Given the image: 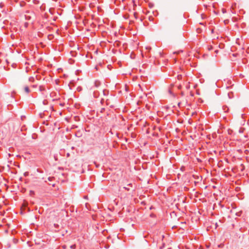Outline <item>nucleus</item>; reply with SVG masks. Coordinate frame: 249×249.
Returning <instances> with one entry per match:
<instances>
[{
  "label": "nucleus",
  "mask_w": 249,
  "mask_h": 249,
  "mask_svg": "<svg viewBox=\"0 0 249 249\" xmlns=\"http://www.w3.org/2000/svg\"><path fill=\"white\" fill-rule=\"evenodd\" d=\"M25 177L28 176L29 175V173L28 172H25L23 174Z\"/></svg>",
  "instance_id": "obj_13"
},
{
  "label": "nucleus",
  "mask_w": 249,
  "mask_h": 249,
  "mask_svg": "<svg viewBox=\"0 0 249 249\" xmlns=\"http://www.w3.org/2000/svg\"><path fill=\"white\" fill-rule=\"evenodd\" d=\"M247 124L249 125V120L248 121Z\"/></svg>",
  "instance_id": "obj_35"
},
{
  "label": "nucleus",
  "mask_w": 249,
  "mask_h": 249,
  "mask_svg": "<svg viewBox=\"0 0 249 249\" xmlns=\"http://www.w3.org/2000/svg\"><path fill=\"white\" fill-rule=\"evenodd\" d=\"M124 189H125V190H127V191H128V190H129V188H127V187H124Z\"/></svg>",
  "instance_id": "obj_22"
},
{
  "label": "nucleus",
  "mask_w": 249,
  "mask_h": 249,
  "mask_svg": "<svg viewBox=\"0 0 249 249\" xmlns=\"http://www.w3.org/2000/svg\"><path fill=\"white\" fill-rule=\"evenodd\" d=\"M190 119H189V124H190Z\"/></svg>",
  "instance_id": "obj_41"
},
{
  "label": "nucleus",
  "mask_w": 249,
  "mask_h": 249,
  "mask_svg": "<svg viewBox=\"0 0 249 249\" xmlns=\"http://www.w3.org/2000/svg\"><path fill=\"white\" fill-rule=\"evenodd\" d=\"M220 222H222V220H219Z\"/></svg>",
  "instance_id": "obj_43"
},
{
  "label": "nucleus",
  "mask_w": 249,
  "mask_h": 249,
  "mask_svg": "<svg viewBox=\"0 0 249 249\" xmlns=\"http://www.w3.org/2000/svg\"><path fill=\"white\" fill-rule=\"evenodd\" d=\"M172 110L173 111V112L175 113L174 109H172Z\"/></svg>",
  "instance_id": "obj_39"
},
{
  "label": "nucleus",
  "mask_w": 249,
  "mask_h": 249,
  "mask_svg": "<svg viewBox=\"0 0 249 249\" xmlns=\"http://www.w3.org/2000/svg\"><path fill=\"white\" fill-rule=\"evenodd\" d=\"M70 248H71V249H75V245H71L70 246Z\"/></svg>",
  "instance_id": "obj_14"
},
{
  "label": "nucleus",
  "mask_w": 249,
  "mask_h": 249,
  "mask_svg": "<svg viewBox=\"0 0 249 249\" xmlns=\"http://www.w3.org/2000/svg\"><path fill=\"white\" fill-rule=\"evenodd\" d=\"M94 112H95V110H94V109L90 110V113H91V114H93V113Z\"/></svg>",
  "instance_id": "obj_16"
},
{
  "label": "nucleus",
  "mask_w": 249,
  "mask_h": 249,
  "mask_svg": "<svg viewBox=\"0 0 249 249\" xmlns=\"http://www.w3.org/2000/svg\"><path fill=\"white\" fill-rule=\"evenodd\" d=\"M37 171L38 172L42 173V172L40 171V170L39 169H37Z\"/></svg>",
  "instance_id": "obj_23"
},
{
  "label": "nucleus",
  "mask_w": 249,
  "mask_h": 249,
  "mask_svg": "<svg viewBox=\"0 0 249 249\" xmlns=\"http://www.w3.org/2000/svg\"><path fill=\"white\" fill-rule=\"evenodd\" d=\"M66 131L69 132V128H67L66 129Z\"/></svg>",
  "instance_id": "obj_31"
},
{
  "label": "nucleus",
  "mask_w": 249,
  "mask_h": 249,
  "mask_svg": "<svg viewBox=\"0 0 249 249\" xmlns=\"http://www.w3.org/2000/svg\"><path fill=\"white\" fill-rule=\"evenodd\" d=\"M220 222H222V220H219Z\"/></svg>",
  "instance_id": "obj_44"
},
{
  "label": "nucleus",
  "mask_w": 249,
  "mask_h": 249,
  "mask_svg": "<svg viewBox=\"0 0 249 249\" xmlns=\"http://www.w3.org/2000/svg\"><path fill=\"white\" fill-rule=\"evenodd\" d=\"M192 114V116H194L196 119H198V118H197L196 116V112H192L191 113Z\"/></svg>",
  "instance_id": "obj_7"
},
{
  "label": "nucleus",
  "mask_w": 249,
  "mask_h": 249,
  "mask_svg": "<svg viewBox=\"0 0 249 249\" xmlns=\"http://www.w3.org/2000/svg\"><path fill=\"white\" fill-rule=\"evenodd\" d=\"M35 194V192L33 190H30V196H33Z\"/></svg>",
  "instance_id": "obj_10"
},
{
  "label": "nucleus",
  "mask_w": 249,
  "mask_h": 249,
  "mask_svg": "<svg viewBox=\"0 0 249 249\" xmlns=\"http://www.w3.org/2000/svg\"><path fill=\"white\" fill-rule=\"evenodd\" d=\"M88 204L87 203H86V207L88 209H89V208H88Z\"/></svg>",
  "instance_id": "obj_27"
},
{
  "label": "nucleus",
  "mask_w": 249,
  "mask_h": 249,
  "mask_svg": "<svg viewBox=\"0 0 249 249\" xmlns=\"http://www.w3.org/2000/svg\"><path fill=\"white\" fill-rule=\"evenodd\" d=\"M58 113H59V114L60 115H61V114H62V112H61V111H59Z\"/></svg>",
  "instance_id": "obj_30"
},
{
  "label": "nucleus",
  "mask_w": 249,
  "mask_h": 249,
  "mask_svg": "<svg viewBox=\"0 0 249 249\" xmlns=\"http://www.w3.org/2000/svg\"><path fill=\"white\" fill-rule=\"evenodd\" d=\"M25 17L26 19H30L31 18V17L29 16L26 15H25Z\"/></svg>",
  "instance_id": "obj_15"
},
{
  "label": "nucleus",
  "mask_w": 249,
  "mask_h": 249,
  "mask_svg": "<svg viewBox=\"0 0 249 249\" xmlns=\"http://www.w3.org/2000/svg\"><path fill=\"white\" fill-rule=\"evenodd\" d=\"M24 90L26 93L30 92V90L27 86H25L24 88Z\"/></svg>",
  "instance_id": "obj_2"
},
{
  "label": "nucleus",
  "mask_w": 249,
  "mask_h": 249,
  "mask_svg": "<svg viewBox=\"0 0 249 249\" xmlns=\"http://www.w3.org/2000/svg\"><path fill=\"white\" fill-rule=\"evenodd\" d=\"M47 113H48V112L47 110H44L43 112H40L39 113V116L41 118H43L45 115H47Z\"/></svg>",
  "instance_id": "obj_1"
},
{
  "label": "nucleus",
  "mask_w": 249,
  "mask_h": 249,
  "mask_svg": "<svg viewBox=\"0 0 249 249\" xmlns=\"http://www.w3.org/2000/svg\"><path fill=\"white\" fill-rule=\"evenodd\" d=\"M127 110H124V109H123V112H126Z\"/></svg>",
  "instance_id": "obj_25"
},
{
  "label": "nucleus",
  "mask_w": 249,
  "mask_h": 249,
  "mask_svg": "<svg viewBox=\"0 0 249 249\" xmlns=\"http://www.w3.org/2000/svg\"><path fill=\"white\" fill-rule=\"evenodd\" d=\"M157 115L160 116V117H161L163 115V112L161 111L160 110H158L157 112Z\"/></svg>",
  "instance_id": "obj_4"
},
{
  "label": "nucleus",
  "mask_w": 249,
  "mask_h": 249,
  "mask_svg": "<svg viewBox=\"0 0 249 249\" xmlns=\"http://www.w3.org/2000/svg\"><path fill=\"white\" fill-rule=\"evenodd\" d=\"M4 169V167L3 166H0V172H2L3 171Z\"/></svg>",
  "instance_id": "obj_9"
},
{
  "label": "nucleus",
  "mask_w": 249,
  "mask_h": 249,
  "mask_svg": "<svg viewBox=\"0 0 249 249\" xmlns=\"http://www.w3.org/2000/svg\"><path fill=\"white\" fill-rule=\"evenodd\" d=\"M176 111H177V112H178V109H177V110H175Z\"/></svg>",
  "instance_id": "obj_40"
},
{
  "label": "nucleus",
  "mask_w": 249,
  "mask_h": 249,
  "mask_svg": "<svg viewBox=\"0 0 249 249\" xmlns=\"http://www.w3.org/2000/svg\"><path fill=\"white\" fill-rule=\"evenodd\" d=\"M132 183H129V184H128V186H132Z\"/></svg>",
  "instance_id": "obj_29"
},
{
  "label": "nucleus",
  "mask_w": 249,
  "mask_h": 249,
  "mask_svg": "<svg viewBox=\"0 0 249 249\" xmlns=\"http://www.w3.org/2000/svg\"><path fill=\"white\" fill-rule=\"evenodd\" d=\"M48 180H49V181H51V180H52V178H51V177H49V178H48Z\"/></svg>",
  "instance_id": "obj_21"
},
{
  "label": "nucleus",
  "mask_w": 249,
  "mask_h": 249,
  "mask_svg": "<svg viewBox=\"0 0 249 249\" xmlns=\"http://www.w3.org/2000/svg\"><path fill=\"white\" fill-rule=\"evenodd\" d=\"M180 171H182V172H183V171H184V170H185V167H184V166H181V167H180Z\"/></svg>",
  "instance_id": "obj_12"
},
{
  "label": "nucleus",
  "mask_w": 249,
  "mask_h": 249,
  "mask_svg": "<svg viewBox=\"0 0 249 249\" xmlns=\"http://www.w3.org/2000/svg\"><path fill=\"white\" fill-rule=\"evenodd\" d=\"M246 117V115H245V114H241V117H242V118L243 119L245 120V119ZM245 120H244V121H243V124H242V125H244V124H245Z\"/></svg>",
  "instance_id": "obj_5"
},
{
  "label": "nucleus",
  "mask_w": 249,
  "mask_h": 249,
  "mask_svg": "<svg viewBox=\"0 0 249 249\" xmlns=\"http://www.w3.org/2000/svg\"><path fill=\"white\" fill-rule=\"evenodd\" d=\"M74 118H75V121H78L79 117H78V116H75V117H74Z\"/></svg>",
  "instance_id": "obj_17"
},
{
  "label": "nucleus",
  "mask_w": 249,
  "mask_h": 249,
  "mask_svg": "<svg viewBox=\"0 0 249 249\" xmlns=\"http://www.w3.org/2000/svg\"><path fill=\"white\" fill-rule=\"evenodd\" d=\"M103 110H102V109H101V110H100V113L102 112V111H103Z\"/></svg>",
  "instance_id": "obj_34"
},
{
  "label": "nucleus",
  "mask_w": 249,
  "mask_h": 249,
  "mask_svg": "<svg viewBox=\"0 0 249 249\" xmlns=\"http://www.w3.org/2000/svg\"><path fill=\"white\" fill-rule=\"evenodd\" d=\"M70 153H68L67 154V157H69V156H70Z\"/></svg>",
  "instance_id": "obj_28"
},
{
  "label": "nucleus",
  "mask_w": 249,
  "mask_h": 249,
  "mask_svg": "<svg viewBox=\"0 0 249 249\" xmlns=\"http://www.w3.org/2000/svg\"><path fill=\"white\" fill-rule=\"evenodd\" d=\"M108 232L107 231V230H106V229H105L104 230L102 231V233L104 235H106V234H107V233Z\"/></svg>",
  "instance_id": "obj_6"
},
{
  "label": "nucleus",
  "mask_w": 249,
  "mask_h": 249,
  "mask_svg": "<svg viewBox=\"0 0 249 249\" xmlns=\"http://www.w3.org/2000/svg\"><path fill=\"white\" fill-rule=\"evenodd\" d=\"M51 117V115L49 116L48 118H49Z\"/></svg>",
  "instance_id": "obj_42"
},
{
  "label": "nucleus",
  "mask_w": 249,
  "mask_h": 249,
  "mask_svg": "<svg viewBox=\"0 0 249 249\" xmlns=\"http://www.w3.org/2000/svg\"><path fill=\"white\" fill-rule=\"evenodd\" d=\"M193 177H194V178L195 179H198V176H195V175H194Z\"/></svg>",
  "instance_id": "obj_19"
},
{
  "label": "nucleus",
  "mask_w": 249,
  "mask_h": 249,
  "mask_svg": "<svg viewBox=\"0 0 249 249\" xmlns=\"http://www.w3.org/2000/svg\"><path fill=\"white\" fill-rule=\"evenodd\" d=\"M163 247H161L160 248V249H163Z\"/></svg>",
  "instance_id": "obj_37"
},
{
  "label": "nucleus",
  "mask_w": 249,
  "mask_h": 249,
  "mask_svg": "<svg viewBox=\"0 0 249 249\" xmlns=\"http://www.w3.org/2000/svg\"><path fill=\"white\" fill-rule=\"evenodd\" d=\"M178 122L179 123H182V121L181 119H178Z\"/></svg>",
  "instance_id": "obj_18"
},
{
  "label": "nucleus",
  "mask_w": 249,
  "mask_h": 249,
  "mask_svg": "<svg viewBox=\"0 0 249 249\" xmlns=\"http://www.w3.org/2000/svg\"><path fill=\"white\" fill-rule=\"evenodd\" d=\"M135 110H135L134 111H131V112L133 113Z\"/></svg>",
  "instance_id": "obj_38"
},
{
  "label": "nucleus",
  "mask_w": 249,
  "mask_h": 249,
  "mask_svg": "<svg viewBox=\"0 0 249 249\" xmlns=\"http://www.w3.org/2000/svg\"><path fill=\"white\" fill-rule=\"evenodd\" d=\"M2 248V245L1 244H0V249H1Z\"/></svg>",
  "instance_id": "obj_32"
},
{
  "label": "nucleus",
  "mask_w": 249,
  "mask_h": 249,
  "mask_svg": "<svg viewBox=\"0 0 249 249\" xmlns=\"http://www.w3.org/2000/svg\"><path fill=\"white\" fill-rule=\"evenodd\" d=\"M245 130L244 128H240L239 130V133H243L244 131Z\"/></svg>",
  "instance_id": "obj_8"
},
{
  "label": "nucleus",
  "mask_w": 249,
  "mask_h": 249,
  "mask_svg": "<svg viewBox=\"0 0 249 249\" xmlns=\"http://www.w3.org/2000/svg\"><path fill=\"white\" fill-rule=\"evenodd\" d=\"M20 118L22 120H23L24 119L26 118V116L25 115H21L20 116Z\"/></svg>",
  "instance_id": "obj_11"
},
{
  "label": "nucleus",
  "mask_w": 249,
  "mask_h": 249,
  "mask_svg": "<svg viewBox=\"0 0 249 249\" xmlns=\"http://www.w3.org/2000/svg\"><path fill=\"white\" fill-rule=\"evenodd\" d=\"M109 107H114V106H110Z\"/></svg>",
  "instance_id": "obj_33"
},
{
  "label": "nucleus",
  "mask_w": 249,
  "mask_h": 249,
  "mask_svg": "<svg viewBox=\"0 0 249 249\" xmlns=\"http://www.w3.org/2000/svg\"><path fill=\"white\" fill-rule=\"evenodd\" d=\"M39 216H36V218H37V217H38Z\"/></svg>",
  "instance_id": "obj_36"
},
{
  "label": "nucleus",
  "mask_w": 249,
  "mask_h": 249,
  "mask_svg": "<svg viewBox=\"0 0 249 249\" xmlns=\"http://www.w3.org/2000/svg\"><path fill=\"white\" fill-rule=\"evenodd\" d=\"M186 103H178V107H186L185 106H183L184 105H186Z\"/></svg>",
  "instance_id": "obj_3"
},
{
  "label": "nucleus",
  "mask_w": 249,
  "mask_h": 249,
  "mask_svg": "<svg viewBox=\"0 0 249 249\" xmlns=\"http://www.w3.org/2000/svg\"><path fill=\"white\" fill-rule=\"evenodd\" d=\"M105 248L107 249H108L109 248V245H106L105 246Z\"/></svg>",
  "instance_id": "obj_20"
},
{
  "label": "nucleus",
  "mask_w": 249,
  "mask_h": 249,
  "mask_svg": "<svg viewBox=\"0 0 249 249\" xmlns=\"http://www.w3.org/2000/svg\"><path fill=\"white\" fill-rule=\"evenodd\" d=\"M215 225V228H216L218 226V225L217 223H216Z\"/></svg>",
  "instance_id": "obj_26"
},
{
  "label": "nucleus",
  "mask_w": 249,
  "mask_h": 249,
  "mask_svg": "<svg viewBox=\"0 0 249 249\" xmlns=\"http://www.w3.org/2000/svg\"><path fill=\"white\" fill-rule=\"evenodd\" d=\"M150 216L152 217H154L155 216V215L154 214H151Z\"/></svg>",
  "instance_id": "obj_24"
}]
</instances>
